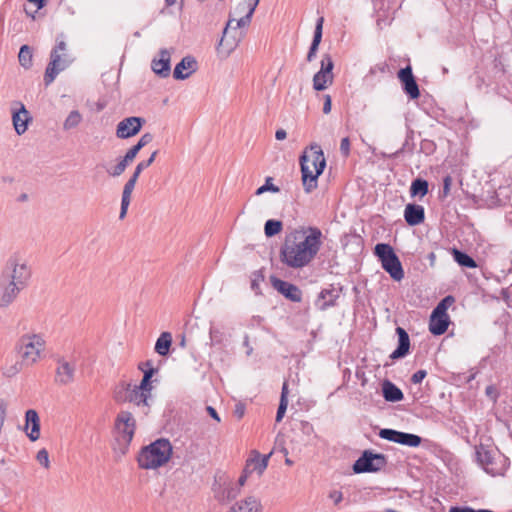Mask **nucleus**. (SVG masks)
<instances>
[{"label":"nucleus","instance_id":"nucleus-9","mask_svg":"<svg viewBox=\"0 0 512 512\" xmlns=\"http://www.w3.org/2000/svg\"><path fill=\"white\" fill-rule=\"evenodd\" d=\"M32 277L31 267L26 261H22L18 256H11L2 271L1 278L4 281L14 282L20 288H27Z\"/></svg>","mask_w":512,"mask_h":512},{"label":"nucleus","instance_id":"nucleus-32","mask_svg":"<svg viewBox=\"0 0 512 512\" xmlns=\"http://www.w3.org/2000/svg\"><path fill=\"white\" fill-rule=\"evenodd\" d=\"M136 182L137 181H135L134 178H129L123 187L121 209L119 214L120 219H123L127 214V210L131 201V195L135 188Z\"/></svg>","mask_w":512,"mask_h":512},{"label":"nucleus","instance_id":"nucleus-23","mask_svg":"<svg viewBox=\"0 0 512 512\" xmlns=\"http://www.w3.org/2000/svg\"><path fill=\"white\" fill-rule=\"evenodd\" d=\"M158 58H154L151 62V68L155 74L162 78H166L170 75V52L167 49H161L158 54Z\"/></svg>","mask_w":512,"mask_h":512},{"label":"nucleus","instance_id":"nucleus-12","mask_svg":"<svg viewBox=\"0 0 512 512\" xmlns=\"http://www.w3.org/2000/svg\"><path fill=\"white\" fill-rule=\"evenodd\" d=\"M378 436L381 439L408 447H418L422 443V438L419 435L390 428L380 429Z\"/></svg>","mask_w":512,"mask_h":512},{"label":"nucleus","instance_id":"nucleus-19","mask_svg":"<svg viewBox=\"0 0 512 512\" xmlns=\"http://www.w3.org/2000/svg\"><path fill=\"white\" fill-rule=\"evenodd\" d=\"M58 366L55 371V382L60 385H68L74 381L76 367L64 358L57 360Z\"/></svg>","mask_w":512,"mask_h":512},{"label":"nucleus","instance_id":"nucleus-16","mask_svg":"<svg viewBox=\"0 0 512 512\" xmlns=\"http://www.w3.org/2000/svg\"><path fill=\"white\" fill-rule=\"evenodd\" d=\"M272 287L282 294L286 299L292 302H301L302 291L298 286L288 281L282 280L276 276H271Z\"/></svg>","mask_w":512,"mask_h":512},{"label":"nucleus","instance_id":"nucleus-51","mask_svg":"<svg viewBox=\"0 0 512 512\" xmlns=\"http://www.w3.org/2000/svg\"><path fill=\"white\" fill-rule=\"evenodd\" d=\"M426 375H427L426 370H418L412 375L411 382L413 384H419L423 381V379L426 377Z\"/></svg>","mask_w":512,"mask_h":512},{"label":"nucleus","instance_id":"nucleus-21","mask_svg":"<svg viewBox=\"0 0 512 512\" xmlns=\"http://www.w3.org/2000/svg\"><path fill=\"white\" fill-rule=\"evenodd\" d=\"M198 69V63L193 56H185L181 59V61L175 66L173 71V77L176 80H184L187 79L191 74L196 72Z\"/></svg>","mask_w":512,"mask_h":512},{"label":"nucleus","instance_id":"nucleus-58","mask_svg":"<svg viewBox=\"0 0 512 512\" xmlns=\"http://www.w3.org/2000/svg\"><path fill=\"white\" fill-rule=\"evenodd\" d=\"M245 414V405L242 404V403H238L235 405V409H234V415L238 418V419H241Z\"/></svg>","mask_w":512,"mask_h":512},{"label":"nucleus","instance_id":"nucleus-43","mask_svg":"<svg viewBox=\"0 0 512 512\" xmlns=\"http://www.w3.org/2000/svg\"><path fill=\"white\" fill-rule=\"evenodd\" d=\"M130 163L128 161H126L123 157L119 160V162L113 167L112 170H108V174L113 176V177H118L120 176L121 174L124 173V171L126 170L127 166L129 165Z\"/></svg>","mask_w":512,"mask_h":512},{"label":"nucleus","instance_id":"nucleus-35","mask_svg":"<svg viewBox=\"0 0 512 512\" xmlns=\"http://www.w3.org/2000/svg\"><path fill=\"white\" fill-rule=\"evenodd\" d=\"M451 254L454 261L461 267L476 268L478 266L477 262L464 251H461L457 248H452Z\"/></svg>","mask_w":512,"mask_h":512},{"label":"nucleus","instance_id":"nucleus-44","mask_svg":"<svg viewBox=\"0 0 512 512\" xmlns=\"http://www.w3.org/2000/svg\"><path fill=\"white\" fill-rule=\"evenodd\" d=\"M209 336L212 345L222 344L224 339V333L216 327H210Z\"/></svg>","mask_w":512,"mask_h":512},{"label":"nucleus","instance_id":"nucleus-59","mask_svg":"<svg viewBox=\"0 0 512 512\" xmlns=\"http://www.w3.org/2000/svg\"><path fill=\"white\" fill-rule=\"evenodd\" d=\"M206 411L209 414V416L212 417L214 420H216L217 422L221 421V419L219 417V414H218V412L216 411V409L214 407L207 406L206 407Z\"/></svg>","mask_w":512,"mask_h":512},{"label":"nucleus","instance_id":"nucleus-4","mask_svg":"<svg viewBox=\"0 0 512 512\" xmlns=\"http://www.w3.org/2000/svg\"><path fill=\"white\" fill-rule=\"evenodd\" d=\"M259 1L260 0H248V1L241 2L237 5V7L235 8V12L237 14H242V13L246 12V14L238 20L233 19V18L229 19L226 27L223 30V36L220 39L218 46H217V51L219 54L228 56L234 50L236 43L234 41L229 42L226 40V35H227L228 29L230 27H232L233 29H237V28H242V27L248 26L251 22L253 13H254L257 5L259 4Z\"/></svg>","mask_w":512,"mask_h":512},{"label":"nucleus","instance_id":"nucleus-3","mask_svg":"<svg viewBox=\"0 0 512 512\" xmlns=\"http://www.w3.org/2000/svg\"><path fill=\"white\" fill-rule=\"evenodd\" d=\"M172 455V445L168 439L160 438L143 447L137 457L141 469H156L165 465Z\"/></svg>","mask_w":512,"mask_h":512},{"label":"nucleus","instance_id":"nucleus-30","mask_svg":"<svg viewBox=\"0 0 512 512\" xmlns=\"http://www.w3.org/2000/svg\"><path fill=\"white\" fill-rule=\"evenodd\" d=\"M323 23H324V18L319 17L316 22L312 43L310 45V48H309V51L307 54L308 62L313 61V59L316 57L317 50H318L319 45L322 40Z\"/></svg>","mask_w":512,"mask_h":512},{"label":"nucleus","instance_id":"nucleus-20","mask_svg":"<svg viewBox=\"0 0 512 512\" xmlns=\"http://www.w3.org/2000/svg\"><path fill=\"white\" fill-rule=\"evenodd\" d=\"M151 394L143 389H139L138 385L130 384L128 391L127 402L132 403L138 407L143 408V413L147 415L150 411V405L148 403Z\"/></svg>","mask_w":512,"mask_h":512},{"label":"nucleus","instance_id":"nucleus-17","mask_svg":"<svg viewBox=\"0 0 512 512\" xmlns=\"http://www.w3.org/2000/svg\"><path fill=\"white\" fill-rule=\"evenodd\" d=\"M12 105L13 126L16 133L18 135H22L26 132L28 128V123L31 121V117L23 103L15 101Z\"/></svg>","mask_w":512,"mask_h":512},{"label":"nucleus","instance_id":"nucleus-62","mask_svg":"<svg viewBox=\"0 0 512 512\" xmlns=\"http://www.w3.org/2000/svg\"><path fill=\"white\" fill-rule=\"evenodd\" d=\"M150 367H153V363L151 360H147L145 362H141L139 363L138 365V369L141 370V371H144V370H147L149 369Z\"/></svg>","mask_w":512,"mask_h":512},{"label":"nucleus","instance_id":"nucleus-37","mask_svg":"<svg viewBox=\"0 0 512 512\" xmlns=\"http://www.w3.org/2000/svg\"><path fill=\"white\" fill-rule=\"evenodd\" d=\"M130 384L126 381H120L117 385H115L113 389V399L117 403H126L128 397V391L130 388Z\"/></svg>","mask_w":512,"mask_h":512},{"label":"nucleus","instance_id":"nucleus-48","mask_svg":"<svg viewBox=\"0 0 512 512\" xmlns=\"http://www.w3.org/2000/svg\"><path fill=\"white\" fill-rule=\"evenodd\" d=\"M288 401H284V399H280L279 406L276 413V422H280L287 410Z\"/></svg>","mask_w":512,"mask_h":512},{"label":"nucleus","instance_id":"nucleus-49","mask_svg":"<svg viewBox=\"0 0 512 512\" xmlns=\"http://www.w3.org/2000/svg\"><path fill=\"white\" fill-rule=\"evenodd\" d=\"M340 152H341L342 156H344L345 158H347L349 156V154H350V139H349V137H344L341 140Z\"/></svg>","mask_w":512,"mask_h":512},{"label":"nucleus","instance_id":"nucleus-25","mask_svg":"<svg viewBox=\"0 0 512 512\" xmlns=\"http://www.w3.org/2000/svg\"><path fill=\"white\" fill-rule=\"evenodd\" d=\"M450 324V319L447 313H437L432 311L429 321V331L434 336L443 335Z\"/></svg>","mask_w":512,"mask_h":512},{"label":"nucleus","instance_id":"nucleus-41","mask_svg":"<svg viewBox=\"0 0 512 512\" xmlns=\"http://www.w3.org/2000/svg\"><path fill=\"white\" fill-rule=\"evenodd\" d=\"M82 121V115L78 110H72L63 123L65 131L76 128Z\"/></svg>","mask_w":512,"mask_h":512},{"label":"nucleus","instance_id":"nucleus-10","mask_svg":"<svg viewBox=\"0 0 512 512\" xmlns=\"http://www.w3.org/2000/svg\"><path fill=\"white\" fill-rule=\"evenodd\" d=\"M387 464L388 460L385 454L364 450L353 463L352 469L355 474L377 473L383 470Z\"/></svg>","mask_w":512,"mask_h":512},{"label":"nucleus","instance_id":"nucleus-54","mask_svg":"<svg viewBox=\"0 0 512 512\" xmlns=\"http://www.w3.org/2000/svg\"><path fill=\"white\" fill-rule=\"evenodd\" d=\"M152 140H153V135L151 133H145L140 137L137 144L140 145L141 148H143L146 145H148Z\"/></svg>","mask_w":512,"mask_h":512},{"label":"nucleus","instance_id":"nucleus-55","mask_svg":"<svg viewBox=\"0 0 512 512\" xmlns=\"http://www.w3.org/2000/svg\"><path fill=\"white\" fill-rule=\"evenodd\" d=\"M240 493V488L238 487H230L226 489V498L227 500H233L235 499Z\"/></svg>","mask_w":512,"mask_h":512},{"label":"nucleus","instance_id":"nucleus-38","mask_svg":"<svg viewBox=\"0 0 512 512\" xmlns=\"http://www.w3.org/2000/svg\"><path fill=\"white\" fill-rule=\"evenodd\" d=\"M18 60L20 65L25 68L29 69L33 65V52L30 46L28 45H22L19 50L18 54Z\"/></svg>","mask_w":512,"mask_h":512},{"label":"nucleus","instance_id":"nucleus-63","mask_svg":"<svg viewBox=\"0 0 512 512\" xmlns=\"http://www.w3.org/2000/svg\"><path fill=\"white\" fill-rule=\"evenodd\" d=\"M243 345L247 348V351H246V354L249 356L252 354L253 352V348L250 346V343H249V336L248 335H245L244 336V341H243Z\"/></svg>","mask_w":512,"mask_h":512},{"label":"nucleus","instance_id":"nucleus-40","mask_svg":"<svg viewBox=\"0 0 512 512\" xmlns=\"http://www.w3.org/2000/svg\"><path fill=\"white\" fill-rule=\"evenodd\" d=\"M158 369L154 367H150L147 370L142 371L143 377L140 381L139 389H143L151 394L152 390V377L155 373H157Z\"/></svg>","mask_w":512,"mask_h":512},{"label":"nucleus","instance_id":"nucleus-13","mask_svg":"<svg viewBox=\"0 0 512 512\" xmlns=\"http://www.w3.org/2000/svg\"><path fill=\"white\" fill-rule=\"evenodd\" d=\"M334 63L329 54H324L321 60V68L313 77V88L316 91H322L328 84L333 82Z\"/></svg>","mask_w":512,"mask_h":512},{"label":"nucleus","instance_id":"nucleus-6","mask_svg":"<svg viewBox=\"0 0 512 512\" xmlns=\"http://www.w3.org/2000/svg\"><path fill=\"white\" fill-rule=\"evenodd\" d=\"M45 348V340L41 334H23L18 339L15 349L18 352L22 364L31 366L40 358L41 352Z\"/></svg>","mask_w":512,"mask_h":512},{"label":"nucleus","instance_id":"nucleus-50","mask_svg":"<svg viewBox=\"0 0 512 512\" xmlns=\"http://www.w3.org/2000/svg\"><path fill=\"white\" fill-rule=\"evenodd\" d=\"M157 154H158V150L154 151L147 160H143V161L139 162L137 164L139 169H141L143 171L144 169H146L149 166H151L153 164V162L155 161V158H156Z\"/></svg>","mask_w":512,"mask_h":512},{"label":"nucleus","instance_id":"nucleus-24","mask_svg":"<svg viewBox=\"0 0 512 512\" xmlns=\"http://www.w3.org/2000/svg\"><path fill=\"white\" fill-rule=\"evenodd\" d=\"M396 334L398 336L397 348L390 354L392 360H398L407 356L410 352V338L407 331L402 327L396 328Z\"/></svg>","mask_w":512,"mask_h":512},{"label":"nucleus","instance_id":"nucleus-14","mask_svg":"<svg viewBox=\"0 0 512 512\" xmlns=\"http://www.w3.org/2000/svg\"><path fill=\"white\" fill-rule=\"evenodd\" d=\"M145 122L144 118L137 116L124 118L117 124L116 136L120 139H127L135 136L139 133Z\"/></svg>","mask_w":512,"mask_h":512},{"label":"nucleus","instance_id":"nucleus-33","mask_svg":"<svg viewBox=\"0 0 512 512\" xmlns=\"http://www.w3.org/2000/svg\"><path fill=\"white\" fill-rule=\"evenodd\" d=\"M136 182L137 181H135L134 178H129L123 187L121 209L119 214L120 219H123L127 214V210L131 201V195L135 188Z\"/></svg>","mask_w":512,"mask_h":512},{"label":"nucleus","instance_id":"nucleus-34","mask_svg":"<svg viewBox=\"0 0 512 512\" xmlns=\"http://www.w3.org/2000/svg\"><path fill=\"white\" fill-rule=\"evenodd\" d=\"M172 345V335L170 332H163L155 343V352L160 356H167L170 353Z\"/></svg>","mask_w":512,"mask_h":512},{"label":"nucleus","instance_id":"nucleus-47","mask_svg":"<svg viewBox=\"0 0 512 512\" xmlns=\"http://www.w3.org/2000/svg\"><path fill=\"white\" fill-rule=\"evenodd\" d=\"M37 461L43 465L45 468L49 467V455L46 449H41L37 453Z\"/></svg>","mask_w":512,"mask_h":512},{"label":"nucleus","instance_id":"nucleus-57","mask_svg":"<svg viewBox=\"0 0 512 512\" xmlns=\"http://www.w3.org/2000/svg\"><path fill=\"white\" fill-rule=\"evenodd\" d=\"M451 184H452L451 176L447 175L446 177H444V179H443V195L444 196H446L449 193Z\"/></svg>","mask_w":512,"mask_h":512},{"label":"nucleus","instance_id":"nucleus-18","mask_svg":"<svg viewBox=\"0 0 512 512\" xmlns=\"http://www.w3.org/2000/svg\"><path fill=\"white\" fill-rule=\"evenodd\" d=\"M25 288H20L14 282L0 281V308L9 307Z\"/></svg>","mask_w":512,"mask_h":512},{"label":"nucleus","instance_id":"nucleus-53","mask_svg":"<svg viewBox=\"0 0 512 512\" xmlns=\"http://www.w3.org/2000/svg\"><path fill=\"white\" fill-rule=\"evenodd\" d=\"M253 470H251L249 467L245 466L241 476L239 477L238 479V485L240 487L244 486L246 481H247V478L248 476L252 473Z\"/></svg>","mask_w":512,"mask_h":512},{"label":"nucleus","instance_id":"nucleus-5","mask_svg":"<svg viewBox=\"0 0 512 512\" xmlns=\"http://www.w3.org/2000/svg\"><path fill=\"white\" fill-rule=\"evenodd\" d=\"M73 61L74 58L68 52L64 35H58L56 37V44L50 53V62L45 69L44 84L49 86L57 75L68 68Z\"/></svg>","mask_w":512,"mask_h":512},{"label":"nucleus","instance_id":"nucleus-45","mask_svg":"<svg viewBox=\"0 0 512 512\" xmlns=\"http://www.w3.org/2000/svg\"><path fill=\"white\" fill-rule=\"evenodd\" d=\"M271 181L272 178L267 177L265 183L256 190V194L261 195L267 191H271L274 193L279 192V187L275 186Z\"/></svg>","mask_w":512,"mask_h":512},{"label":"nucleus","instance_id":"nucleus-15","mask_svg":"<svg viewBox=\"0 0 512 512\" xmlns=\"http://www.w3.org/2000/svg\"><path fill=\"white\" fill-rule=\"evenodd\" d=\"M397 76L402 84L403 91L408 97L412 100L418 99L420 97L419 85L413 75L411 66L407 65L401 68Z\"/></svg>","mask_w":512,"mask_h":512},{"label":"nucleus","instance_id":"nucleus-64","mask_svg":"<svg viewBox=\"0 0 512 512\" xmlns=\"http://www.w3.org/2000/svg\"><path fill=\"white\" fill-rule=\"evenodd\" d=\"M28 1L30 3H34L36 5V10L34 11V13H36L38 10L42 9L46 4L45 0H28Z\"/></svg>","mask_w":512,"mask_h":512},{"label":"nucleus","instance_id":"nucleus-27","mask_svg":"<svg viewBox=\"0 0 512 512\" xmlns=\"http://www.w3.org/2000/svg\"><path fill=\"white\" fill-rule=\"evenodd\" d=\"M263 507L260 499L255 496H248L236 502L229 512H262Z\"/></svg>","mask_w":512,"mask_h":512},{"label":"nucleus","instance_id":"nucleus-61","mask_svg":"<svg viewBox=\"0 0 512 512\" xmlns=\"http://www.w3.org/2000/svg\"><path fill=\"white\" fill-rule=\"evenodd\" d=\"M287 136V133L284 129L280 128L278 130H276V133H275V138L278 140V141H282L286 138Z\"/></svg>","mask_w":512,"mask_h":512},{"label":"nucleus","instance_id":"nucleus-26","mask_svg":"<svg viewBox=\"0 0 512 512\" xmlns=\"http://www.w3.org/2000/svg\"><path fill=\"white\" fill-rule=\"evenodd\" d=\"M404 219L409 226H417L423 223L425 220L424 207L415 203L407 204L404 209Z\"/></svg>","mask_w":512,"mask_h":512},{"label":"nucleus","instance_id":"nucleus-36","mask_svg":"<svg viewBox=\"0 0 512 512\" xmlns=\"http://www.w3.org/2000/svg\"><path fill=\"white\" fill-rule=\"evenodd\" d=\"M410 195L411 197H420L423 198L429 192V183L427 180L423 178H415L410 186Z\"/></svg>","mask_w":512,"mask_h":512},{"label":"nucleus","instance_id":"nucleus-46","mask_svg":"<svg viewBox=\"0 0 512 512\" xmlns=\"http://www.w3.org/2000/svg\"><path fill=\"white\" fill-rule=\"evenodd\" d=\"M142 148L140 147V145H138L137 143L135 145H133L130 149H128V151L126 152V154L124 155V159L126 161H128L129 163H131L135 157L137 156V154L139 153V151L141 150Z\"/></svg>","mask_w":512,"mask_h":512},{"label":"nucleus","instance_id":"nucleus-11","mask_svg":"<svg viewBox=\"0 0 512 512\" xmlns=\"http://www.w3.org/2000/svg\"><path fill=\"white\" fill-rule=\"evenodd\" d=\"M115 427L118 431L117 441L123 447V452L130 445L135 429L136 421L129 411H120L115 420Z\"/></svg>","mask_w":512,"mask_h":512},{"label":"nucleus","instance_id":"nucleus-1","mask_svg":"<svg viewBox=\"0 0 512 512\" xmlns=\"http://www.w3.org/2000/svg\"><path fill=\"white\" fill-rule=\"evenodd\" d=\"M309 234L294 230L286 235L280 248V260L289 268L299 269L309 265L322 246V232L317 227H309Z\"/></svg>","mask_w":512,"mask_h":512},{"label":"nucleus","instance_id":"nucleus-8","mask_svg":"<svg viewBox=\"0 0 512 512\" xmlns=\"http://www.w3.org/2000/svg\"><path fill=\"white\" fill-rule=\"evenodd\" d=\"M374 254L381 262L382 268L394 281H401L404 278L402 263L390 244H376Z\"/></svg>","mask_w":512,"mask_h":512},{"label":"nucleus","instance_id":"nucleus-31","mask_svg":"<svg viewBox=\"0 0 512 512\" xmlns=\"http://www.w3.org/2000/svg\"><path fill=\"white\" fill-rule=\"evenodd\" d=\"M342 291V287L337 291L334 287L322 289L318 296V301L323 300L320 304L319 309L324 311L329 307L335 306L336 300L339 298V292Z\"/></svg>","mask_w":512,"mask_h":512},{"label":"nucleus","instance_id":"nucleus-56","mask_svg":"<svg viewBox=\"0 0 512 512\" xmlns=\"http://www.w3.org/2000/svg\"><path fill=\"white\" fill-rule=\"evenodd\" d=\"M331 107H332L331 97H330V95H325L324 96V103H323V113L324 114L330 113L331 112Z\"/></svg>","mask_w":512,"mask_h":512},{"label":"nucleus","instance_id":"nucleus-29","mask_svg":"<svg viewBox=\"0 0 512 512\" xmlns=\"http://www.w3.org/2000/svg\"><path fill=\"white\" fill-rule=\"evenodd\" d=\"M382 395L387 402H399L404 399L402 390L390 380L383 381Z\"/></svg>","mask_w":512,"mask_h":512},{"label":"nucleus","instance_id":"nucleus-42","mask_svg":"<svg viewBox=\"0 0 512 512\" xmlns=\"http://www.w3.org/2000/svg\"><path fill=\"white\" fill-rule=\"evenodd\" d=\"M455 302V299L452 295H448L444 297L437 306L433 309L437 313H447V309Z\"/></svg>","mask_w":512,"mask_h":512},{"label":"nucleus","instance_id":"nucleus-7","mask_svg":"<svg viewBox=\"0 0 512 512\" xmlns=\"http://www.w3.org/2000/svg\"><path fill=\"white\" fill-rule=\"evenodd\" d=\"M476 458L485 472L491 476H503L510 465L505 455L500 452L493 453L483 445L476 448Z\"/></svg>","mask_w":512,"mask_h":512},{"label":"nucleus","instance_id":"nucleus-28","mask_svg":"<svg viewBox=\"0 0 512 512\" xmlns=\"http://www.w3.org/2000/svg\"><path fill=\"white\" fill-rule=\"evenodd\" d=\"M272 455V452L267 455L261 456V454L257 450H252L250 453V457L246 461V466L250 467V465H254L252 470L257 471L259 475L263 474L265 469L268 466L269 459Z\"/></svg>","mask_w":512,"mask_h":512},{"label":"nucleus","instance_id":"nucleus-22","mask_svg":"<svg viewBox=\"0 0 512 512\" xmlns=\"http://www.w3.org/2000/svg\"><path fill=\"white\" fill-rule=\"evenodd\" d=\"M27 437L32 441H36L40 437V418L38 412L29 409L25 413V427Z\"/></svg>","mask_w":512,"mask_h":512},{"label":"nucleus","instance_id":"nucleus-60","mask_svg":"<svg viewBox=\"0 0 512 512\" xmlns=\"http://www.w3.org/2000/svg\"><path fill=\"white\" fill-rule=\"evenodd\" d=\"M280 399H284V401H288V383L287 382L283 383Z\"/></svg>","mask_w":512,"mask_h":512},{"label":"nucleus","instance_id":"nucleus-39","mask_svg":"<svg viewBox=\"0 0 512 512\" xmlns=\"http://www.w3.org/2000/svg\"><path fill=\"white\" fill-rule=\"evenodd\" d=\"M283 230V223L280 220L269 219L265 222L264 233L268 238L274 237Z\"/></svg>","mask_w":512,"mask_h":512},{"label":"nucleus","instance_id":"nucleus-2","mask_svg":"<svg viewBox=\"0 0 512 512\" xmlns=\"http://www.w3.org/2000/svg\"><path fill=\"white\" fill-rule=\"evenodd\" d=\"M311 156L304 152L300 156L303 188L306 193H311L317 188L318 177L326 167V159L321 147L318 144L310 146Z\"/></svg>","mask_w":512,"mask_h":512},{"label":"nucleus","instance_id":"nucleus-52","mask_svg":"<svg viewBox=\"0 0 512 512\" xmlns=\"http://www.w3.org/2000/svg\"><path fill=\"white\" fill-rule=\"evenodd\" d=\"M328 497L335 505H338L343 500V493L339 490H333L329 493Z\"/></svg>","mask_w":512,"mask_h":512}]
</instances>
